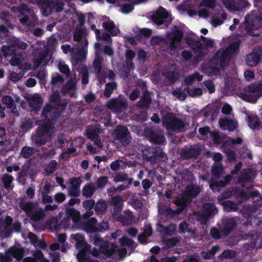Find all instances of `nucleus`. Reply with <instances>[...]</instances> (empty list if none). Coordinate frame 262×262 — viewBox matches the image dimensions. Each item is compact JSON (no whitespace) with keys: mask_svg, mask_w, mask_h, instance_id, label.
<instances>
[{"mask_svg":"<svg viewBox=\"0 0 262 262\" xmlns=\"http://www.w3.org/2000/svg\"><path fill=\"white\" fill-rule=\"evenodd\" d=\"M50 58V56H48L47 55L43 57L42 54H39L38 55L35 54L34 58V64L33 68L36 69L41 63H42L43 64H46L49 60Z\"/></svg>","mask_w":262,"mask_h":262,"instance_id":"26","label":"nucleus"},{"mask_svg":"<svg viewBox=\"0 0 262 262\" xmlns=\"http://www.w3.org/2000/svg\"><path fill=\"white\" fill-rule=\"evenodd\" d=\"M213 11L214 13L211 16L210 24L212 26L216 27L223 23L224 20L227 18V15L223 12L219 11L217 13L215 11L214 9Z\"/></svg>","mask_w":262,"mask_h":262,"instance_id":"20","label":"nucleus"},{"mask_svg":"<svg viewBox=\"0 0 262 262\" xmlns=\"http://www.w3.org/2000/svg\"><path fill=\"white\" fill-rule=\"evenodd\" d=\"M59 70L62 72L67 73L69 72V68L68 66L63 62H60L58 64Z\"/></svg>","mask_w":262,"mask_h":262,"instance_id":"61","label":"nucleus"},{"mask_svg":"<svg viewBox=\"0 0 262 262\" xmlns=\"http://www.w3.org/2000/svg\"><path fill=\"white\" fill-rule=\"evenodd\" d=\"M260 58L262 60L261 52H253L247 57V64L250 67L255 66L259 61Z\"/></svg>","mask_w":262,"mask_h":262,"instance_id":"23","label":"nucleus"},{"mask_svg":"<svg viewBox=\"0 0 262 262\" xmlns=\"http://www.w3.org/2000/svg\"><path fill=\"white\" fill-rule=\"evenodd\" d=\"M63 83V79L58 74L54 75L52 79V84L54 86H60Z\"/></svg>","mask_w":262,"mask_h":262,"instance_id":"41","label":"nucleus"},{"mask_svg":"<svg viewBox=\"0 0 262 262\" xmlns=\"http://www.w3.org/2000/svg\"><path fill=\"white\" fill-rule=\"evenodd\" d=\"M133 9V6L128 4L123 5L120 9V11L123 13H128L131 12Z\"/></svg>","mask_w":262,"mask_h":262,"instance_id":"49","label":"nucleus"},{"mask_svg":"<svg viewBox=\"0 0 262 262\" xmlns=\"http://www.w3.org/2000/svg\"><path fill=\"white\" fill-rule=\"evenodd\" d=\"M124 163L120 160H118L113 162L111 165V167L112 170H116L119 169L120 168H123L124 166Z\"/></svg>","mask_w":262,"mask_h":262,"instance_id":"45","label":"nucleus"},{"mask_svg":"<svg viewBox=\"0 0 262 262\" xmlns=\"http://www.w3.org/2000/svg\"><path fill=\"white\" fill-rule=\"evenodd\" d=\"M76 150L75 148H72L68 150L64 151L60 155V158L62 159H67L70 157L73 156Z\"/></svg>","mask_w":262,"mask_h":262,"instance_id":"39","label":"nucleus"},{"mask_svg":"<svg viewBox=\"0 0 262 262\" xmlns=\"http://www.w3.org/2000/svg\"><path fill=\"white\" fill-rule=\"evenodd\" d=\"M57 238L59 242L63 244V245L61 246V250L63 252H65L69 248L68 244L64 243L67 238L66 235L64 234H59L57 236Z\"/></svg>","mask_w":262,"mask_h":262,"instance_id":"35","label":"nucleus"},{"mask_svg":"<svg viewBox=\"0 0 262 262\" xmlns=\"http://www.w3.org/2000/svg\"><path fill=\"white\" fill-rule=\"evenodd\" d=\"M76 242V246L79 250L77 254V258L79 262H98L97 259L100 253L97 250H93L91 255L88 253L89 246L84 242L83 237L79 234L72 235L71 236Z\"/></svg>","mask_w":262,"mask_h":262,"instance_id":"4","label":"nucleus"},{"mask_svg":"<svg viewBox=\"0 0 262 262\" xmlns=\"http://www.w3.org/2000/svg\"><path fill=\"white\" fill-rule=\"evenodd\" d=\"M66 104V102H61L59 100L58 93L56 92L51 96L50 103L46 106L42 112V116L47 119V122L39 127L36 136L33 138L34 140L37 141V137L46 138L51 136L52 124L50 123V119L58 117Z\"/></svg>","mask_w":262,"mask_h":262,"instance_id":"1","label":"nucleus"},{"mask_svg":"<svg viewBox=\"0 0 262 262\" xmlns=\"http://www.w3.org/2000/svg\"><path fill=\"white\" fill-rule=\"evenodd\" d=\"M235 256V252L233 251L226 250L224 251L220 256V258L230 259Z\"/></svg>","mask_w":262,"mask_h":262,"instance_id":"48","label":"nucleus"},{"mask_svg":"<svg viewBox=\"0 0 262 262\" xmlns=\"http://www.w3.org/2000/svg\"><path fill=\"white\" fill-rule=\"evenodd\" d=\"M55 199L56 202L61 203L65 200L66 196L63 193H58L55 195Z\"/></svg>","mask_w":262,"mask_h":262,"instance_id":"64","label":"nucleus"},{"mask_svg":"<svg viewBox=\"0 0 262 262\" xmlns=\"http://www.w3.org/2000/svg\"><path fill=\"white\" fill-rule=\"evenodd\" d=\"M57 165V163L55 161H52L46 168V170L48 173H51Z\"/></svg>","mask_w":262,"mask_h":262,"instance_id":"58","label":"nucleus"},{"mask_svg":"<svg viewBox=\"0 0 262 262\" xmlns=\"http://www.w3.org/2000/svg\"><path fill=\"white\" fill-rule=\"evenodd\" d=\"M95 191V186L92 184H90L85 186L83 189V193L86 196L91 195Z\"/></svg>","mask_w":262,"mask_h":262,"instance_id":"42","label":"nucleus"},{"mask_svg":"<svg viewBox=\"0 0 262 262\" xmlns=\"http://www.w3.org/2000/svg\"><path fill=\"white\" fill-rule=\"evenodd\" d=\"M214 1L215 0H203L201 2V6L213 8L214 6Z\"/></svg>","mask_w":262,"mask_h":262,"instance_id":"56","label":"nucleus"},{"mask_svg":"<svg viewBox=\"0 0 262 262\" xmlns=\"http://www.w3.org/2000/svg\"><path fill=\"white\" fill-rule=\"evenodd\" d=\"M183 32L180 28L174 27L172 32L168 34V39L170 40V47L171 49H179L182 47L181 39Z\"/></svg>","mask_w":262,"mask_h":262,"instance_id":"12","label":"nucleus"},{"mask_svg":"<svg viewBox=\"0 0 262 262\" xmlns=\"http://www.w3.org/2000/svg\"><path fill=\"white\" fill-rule=\"evenodd\" d=\"M152 19L157 25H161L171 20L168 13L162 7L159 8L157 12L152 15Z\"/></svg>","mask_w":262,"mask_h":262,"instance_id":"15","label":"nucleus"},{"mask_svg":"<svg viewBox=\"0 0 262 262\" xmlns=\"http://www.w3.org/2000/svg\"><path fill=\"white\" fill-rule=\"evenodd\" d=\"M3 103L10 108L11 112L16 116H18V113L16 111V106L13 104L12 98L9 96H6L3 98Z\"/></svg>","mask_w":262,"mask_h":262,"instance_id":"27","label":"nucleus"},{"mask_svg":"<svg viewBox=\"0 0 262 262\" xmlns=\"http://www.w3.org/2000/svg\"><path fill=\"white\" fill-rule=\"evenodd\" d=\"M106 209V205L103 201L99 202L96 205V211L98 213H102L104 212Z\"/></svg>","mask_w":262,"mask_h":262,"instance_id":"43","label":"nucleus"},{"mask_svg":"<svg viewBox=\"0 0 262 262\" xmlns=\"http://www.w3.org/2000/svg\"><path fill=\"white\" fill-rule=\"evenodd\" d=\"M66 212L67 214L72 218L74 223H76L78 221L79 214L77 211L71 208L68 209Z\"/></svg>","mask_w":262,"mask_h":262,"instance_id":"34","label":"nucleus"},{"mask_svg":"<svg viewBox=\"0 0 262 262\" xmlns=\"http://www.w3.org/2000/svg\"><path fill=\"white\" fill-rule=\"evenodd\" d=\"M103 26L113 36H116L119 33V29L115 26L114 22L106 17L103 23Z\"/></svg>","mask_w":262,"mask_h":262,"instance_id":"24","label":"nucleus"},{"mask_svg":"<svg viewBox=\"0 0 262 262\" xmlns=\"http://www.w3.org/2000/svg\"><path fill=\"white\" fill-rule=\"evenodd\" d=\"M163 124L167 129L173 131L181 130L185 126L183 122L175 119L172 114H168L164 117Z\"/></svg>","mask_w":262,"mask_h":262,"instance_id":"10","label":"nucleus"},{"mask_svg":"<svg viewBox=\"0 0 262 262\" xmlns=\"http://www.w3.org/2000/svg\"><path fill=\"white\" fill-rule=\"evenodd\" d=\"M30 3L37 4L40 8L44 16H48L54 12L62 10L64 0H28Z\"/></svg>","mask_w":262,"mask_h":262,"instance_id":"5","label":"nucleus"},{"mask_svg":"<svg viewBox=\"0 0 262 262\" xmlns=\"http://www.w3.org/2000/svg\"><path fill=\"white\" fill-rule=\"evenodd\" d=\"M205 211V217L216 212V209L213 204H205L204 206Z\"/></svg>","mask_w":262,"mask_h":262,"instance_id":"32","label":"nucleus"},{"mask_svg":"<svg viewBox=\"0 0 262 262\" xmlns=\"http://www.w3.org/2000/svg\"><path fill=\"white\" fill-rule=\"evenodd\" d=\"M23 75L12 72L10 75V79L13 82H17L22 78Z\"/></svg>","mask_w":262,"mask_h":262,"instance_id":"52","label":"nucleus"},{"mask_svg":"<svg viewBox=\"0 0 262 262\" xmlns=\"http://www.w3.org/2000/svg\"><path fill=\"white\" fill-rule=\"evenodd\" d=\"M199 192L200 188L198 186H191L187 187L184 194L175 202L179 208V211H182L189 202L190 198L195 196Z\"/></svg>","mask_w":262,"mask_h":262,"instance_id":"9","label":"nucleus"},{"mask_svg":"<svg viewBox=\"0 0 262 262\" xmlns=\"http://www.w3.org/2000/svg\"><path fill=\"white\" fill-rule=\"evenodd\" d=\"M108 107L116 112H122L126 107V104L123 99H112L107 103Z\"/></svg>","mask_w":262,"mask_h":262,"instance_id":"17","label":"nucleus"},{"mask_svg":"<svg viewBox=\"0 0 262 262\" xmlns=\"http://www.w3.org/2000/svg\"><path fill=\"white\" fill-rule=\"evenodd\" d=\"M87 232H93L98 230V225L94 219H90L85 224Z\"/></svg>","mask_w":262,"mask_h":262,"instance_id":"29","label":"nucleus"},{"mask_svg":"<svg viewBox=\"0 0 262 262\" xmlns=\"http://www.w3.org/2000/svg\"><path fill=\"white\" fill-rule=\"evenodd\" d=\"M127 179V176L126 174H118L114 178V181L115 182H123L126 180Z\"/></svg>","mask_w":262,"mask_h":262,"instance_id":"57","label":"nucleus"},{"mask_svg":"<svg viewBox=\"0 0 262 262\" xmlns=\"http://www.w3.org/2000/svg\"><path fill=\"white\" fill-rule=\"evenodd\" d=\"M16 47L20 49H25L27 48V45L23 42L17 41L15 43L14 47L4 46L2 48V52L4 55L6 57L10 55L13 56L10 61L11 65L13 66H18L19 69L23 70L24 71H27L31 69V66L30 64L26 63L23 64L21 59L20 57L17 58L16 55L14 56L13 55L14 51V48Z\"/></svg>","mask_w":262,"mask_h":262,"instance_id":"6","label":"nucleus"},{"mask_svg":"<svg viewBox=\"0 0 262 262\" xmlns=\"http://www.w3.org/2000/svg\"><path fill=\"white\" fill-rule=\"evenodd\" d=\"M75 82L72 81L70 82L66 85L64 88L63 89L62 91L64 93H70V94H72V93H70V91H73L75 86Z\"/></svg>","mask_w":262,"mask_h":262,"instance_id":"44","label":"nucleus"},{"mask_svg":"<svg viewBox=\"0 0 262 262\" xmlns=\"http://www.w3.org/2000/svg\"><path fill=\"white\" fill-rule=\"evenodd\" d=\"M94 244L98 247L99 250L107 256H112L113 258L120 259L123 257L126 253V250L124 248L126 246H131L133 242L127 238L124 237L120 239V246L112 245L110 248L106 247L107 243L104 242L101 238L97 236L94 239Z\"/></svg>","mask_w":262,"mask_h":262,"instance_id":"3","label":"nucleus"},{"mask_svg":"<svg viewBox=\"0 0 262 262\" xmlns=\"http://www.w3.org/2000/svg\"><path fill=\"white\" fill-rule=\"evenodd\" d=\"M187 92L191 97H197L203 94V90L200 88H194L190 90L189 88L187 89Z\"/></svg>","mask_w":262,"mask_h":262,"instance_id":"37","label":"nucleus"},{"mask_svg":"<svg viewBox=\"0 0 262 262\" xmlns=\"http://www.w3.org/2000/svg\"><path fill=\"white\" fill-rule=\"evenodd\" d=\"M258 118L256 116H252L248 117V124L250 128H255L259 124Z\"/></svg>","mask_w":262,"mask_h":262,"instance_id":"36","label":"nucleus"},{"mask_svg":"<svg viewBox=\"0 0 262 262\" xmlns=\"http://www.w3.org/2000/svg\"><path fill=\"white\" fill-rule=\"evenodd\" d=\"M34 153V149L31 147H25L23 148L21 154L25 157L28 158Z\"/></svg>","mask_w":262,"mask_h":262,"instance_id":"46","label":"nucleus"},{"mask_svg":"<svg viewBox=\"0 0 262 262\" xmlns=\"http://www.w3.org/2000/svg\"><path fill=\"white\" fill-rule=\"evenodd\" d=\"M202 80V76L198 72H195L191 75L187 76L185 79V83L186 84H191L196 81Z\"/></svg>","mask_w":262,"mask_h":262,"instance_id":"28","label":"nucleus"},{"mask_svg":"<svg viewBox=\"0 0 262 262\" xmlns=\"http://www.w3.org/2000/svg\"><path fill=\"white\" fill-rule=\"evenodd\" d=\"M152 142L157 143H161L165 141V137L163 135H155L151 138Z\"/></svg>","mask_w":262,"mask_h":262,"instance_id":"51","label":"nucleus"},{"mask_svg":"<svg viewBox=\"0 0 262 262\" xmlns=\"http://www.w3.org/2000/svg\"><path fill=\"white\" fill-rule=\"evenodd\" d=\"M232 110L231 106L228 104H225L222 109V112L224 114H229Z\"/></svg>","mask_w":262,"mask_h":262,"instance_id":"62","label":"nucleus"},{"mask_svg":"<svg viewBox=\"0 0 262 262\" xmlns=\"http://www.w3.org/2000/svg\"><path fill=\"white\" fill-rule=\"evenodd\" d=\"M238 96L246 101L256 102L258 98L262 96V82L251 84L246 88L244 92Z\"/></svg>","mask_w":262,"mask_h":262,"instance_id":"8","label":"nucleus"},{"mask_svg":"<svg viewBox=\"0 0 262 262\" xmlns=\"http://www.w3.org/2000/svg\"><path fill=\"white\" fill-rule=\"evenodd\" d=\"M95 205V202L93 200H88L83 202V206L88 210L91 209Z\"/></svg>","mask_w":262,"mask_h":262,"instance_id":"59","label":"nucleus"},{"mask_svg":"<svg viewBox=\"0 0 262 262\" xmlns=\"http://www.w3.org/2000/svg\"><path fill=\"white\" fill-rule=\"evenodd\" d=\"M12 218L8 216L6 218L5 222L3 223V227H1L0 230L3 228L5 230H8L9 229V226L12 223Z\"/></svg>","mask_w":262,"mask_h":262,"instance_id":"55","label":"nucleus"},{"mask_svg":"<svg viewBox=\"0 0 262 262\" xmlns=\"http://www.w3.org/2000/svg\"><path fill=\"white\" fill-rule=\"evenodd\" d=\"M178 8L181 12L186 11L190 16H192L196 14L194 7L187 4H185L184 6H179Z\"/></svg>","mask_w":262,"mask_h":262,"instance_id":"30","label":"nucleus"},{"mask_svg":"<svg viewBox=\"0 0 262 262\" xmlns=\"http://www.w3.org/2000/svg\"><path fill=\"white\" fill-rule=\"evenodd\" d=\"M115 139L119 140L123 145H126L130 142V137L127 128L124 126H120L115 130L113 134Z\"/></svg>","mask_w":262,"mask_h":262,"instance_id":"14","label":"nucleus"},{"mask_svg":"<svg viewBox=\"0 0 262 262\" xmlns=\"http://www.w3.org/2000/svg\"><path fill=\"white\" fill-rule=\"evenodd\" d=\"M25 253V252L21 248L16 247H13L9 250V252L5 256L2 257L0 262H12L13 258L10 256L19 261Z\"/></svg>","mask_w":262,"mask_h":262,"instance_id":"13","label":"nucleus"},{"mask_svg":"<svg viewBox=\"0 0 262 262\" xmlns=\"http://www.w3.org/2000/svg\"><path fill=\"white\" fill-rule=\"evenodd\" d=\"M12 181V177L8 174H5L3 179V181L6 188H8L10 186V185Z\"/></svg>","mask_w":262,"mask_h":262,"instance_id":"50","label":"nucleus"},{"mask_svg":"<svg viewBox=\"0 0 262 262\" xmlns=\"http://www.w3.org/2000/svg\"><path fill=\"white\" fill-rule=\"evenodd\" d=\"M238 42L233 43L226 51H219L209 63L208 66L203 69L209 76H214L219 74V65L221 67L227 63L230 56L236 52L238 48Z\"/></svg>","mask_w":262,"mask_h":262,"instance_id":"2","label":"nucleus"},{"mask_svg":"<svg viewBox=\"0 0 262 262\" xmlns=\"http://www.w3.org/2000/svg\"><path fill=\"white\" fill-rule=\"evenodd\" d=\"M113 203L114 204L115 207H116L118 212L120 211L121 208L122 204V200L119 196H116L113 198L112 199Z\"/></svg>","mask_w":262,"mask_h":262,"instance_id":"47","label":"nucleus"},{"mask_svg":"<svg viewBox=\"0 0 262 262\" xmlns=\"http://www.w3.org/2000/svg\"><path fill=\"white\" fill-rule=\"evenodd\" d=\"M20 207L23 209L29 216L34 221H37L43 215L42 211L38 209L35 205L29 202L21 203Z\"/></svg>","mask_w":262,"mask_h":262,"instance_id":"11","label":"nucleus"},{"mask_svg":"<svg viewBox=\"0 0 262 262\" xmlns=\"http://www.w3.org/2000/svg\"><path fill=\"white\" fill-rule=\"evenodd\" d=\"M235 223L232 219H231L227 226L225 227V230H223L221 233H219L216 229L212 228L210 230V234L211 236L214 238H219L221 236V234L226 236L230 232V229L233 228L235 227Z\"/></svg>","mask_w":262,"mask_h":262,"instance_id":"21","label":"nucleus"},{"mask_svg":"<svg viewBox=\"0 0 262 262\" xmlns=\"http://www.w3.org/2000/svg\"><path fill=\"white\" fill-rule=\"evenodd\" d=\"M99 132V128L98 126H89L86 130L87 136L89 138L93 140L98 147H101L102 145L98 136V133Z\"/></svg>","mask_w":262,"mask_h":262,"instance_id":"19","label":"nucleus"},{"mask_svg":"<svg viewBox=\"0 0 262 262\" xmlns=\"http://www.w3.org/2000/svg\"><path fill=\"white\" fill-rule=\"evenodd\" d=\"M91 28L92 29L95 30L96 37L98 39L104 40L107 41H111L112 40L111 38L108 34L103 33L102 34V35H100V31L96 29V26L95 25H92L91 26Z\"/></svg>","mask_w":262,"mask_h":262,"instance_id":"31","label":"nucleus"},{"mask_svg":"<svg viewBox=\"0 0 262 262\" xmlns=\"http://www.w3.org/2000/svg\"><path fill=\"white\" fill-rule=\"evenodd\" d=\"M27 256L23 262H49L45 259L40 250L28 251L26 254Z\"/></svg>","mask_w":262,"mask_h":262,"instance_id":"16","label":"nucleus"},{"mask_svg":"<svg viewBox=\"0 0 262 262\" xmlns=\"http://www.w3.org/2000/svg\"><path fill=\"white\" fill-rule=\"evenodd\" d=\"M107 181V178L105 177H103L100 178L97 181V185L100 187L104 186Z\"/></svg>","mask_w":262,"mask_h":262,"instance_id":"63","label":"nucleus"},{"mask_svg":"<svg viewBox=\"0 0 262 262\" xmlns=\"http://www.w3.org/2000/svg\"><path fill=\"white\" fill-rule=\"evenodd\" d=\"M26 236L30 240L35 247L45 249L47 247V244L43 241L38 240L33 233L29 232Z\"/></svg>","mask_w":262,"mask_h":262,"instance_id":"25","label":"nucleus"},{"mask_svg":"<svg viewBox=\"0 0 262 262\" xmlns=\"http://www.w3.org/2000/svg\"><path fill=\"white\" fill-rule=\"evenodd\" d=\"M218 247H214L212 249L211 251L205 252L204 251L202 252V256L205 259H209L212 257L215 253L218 251L219 250Z\"/></svg>","mask_w":262,"mask_h":262,"instance_id":"38","label":"nucleus"},{"mask_svg":"<svg viewBox=\"0 0 262 262\" xmlns=\"http://www.w3.org/2000/svg\"><path fill=\"white\" fill-rule=\"evenodd\" d=\"M116 88V84L114 82L106 84L104 95L106 97H110L113 91Z\"/></svg>","mask_w":262,"mask_h":262,"instance_id":"40","label":"nucleus"},{"mask_svg":"<svg viewBox=\"0 0 262 262\" xmlns=\"http://www.w3.org/2000/svg\"><path fill=\"white\" fill-rule=\"evenodd\" d=\"M225 0H222L223 4L230 11L234 12L240 9L238 7L235 5V3L234 2L229 1L228 2H225Z\"/></svg>","mask_w":262,"mask_h":262,"instance_id":"33","label":"nucleus"},{"mask_svg":"<svg viewBox=\"0 0 262 262\" xmlns=\"http://www.w3.org/2000/svg\"><path fill=\"white\" fill-rule=\"evenodd\" d=\"M220 127L224 130L232 131L237 127V123L235 120L227 119L225 118L219 120Z\"/></svg>","mask_w":262,"mask_h":262,"instance_id":"18","label":"nucleus"},{"mask_svg":"<svg viewBox=\"0 0 262 262\" xmlns=\"http://www.w3.org/2000/svg\"><path fill=\"white\" fill-rule=\"evenodd\" d=\"M210 137L212 138V140L214 143L217 144L219 143L220 141V136L217 132H211L210 133Z\"/></svg>","mask_w":262,"mask_h":262,"instance_id":"60","label":"nucleus"},{"mask_svg":"<svg viewBox=\"0 0 262 262\" xmlns=\"http://www.w3.org/2000/svg\"><path fill=\"white\" fill-rule=\"evenodd\" d=\"M204 83L210 93H212L214 92L215 88L211 81L208 80L205 81Z\"/></svg>","mask_w":262,"mask_h":262,"instance_id":"54","label":"nucleus"},{"mask_svg":"<svg viewBox=\"0 0 262 262\" xmlns=\"http://www.w3.org/2000/svg\"><path fill=\"white\" fill-rule=\"evenodd\" d=\"M172 94L174 96L182 100H184L186 98V93L181 91L180 90L174 91L172 92Z\"/></svg>","mask_w":262,"mask_h":262,"instance_id":"53","label":"nucleus"},{"mask_svg":"<svg viewBox=\"0 0 262 262\" xmlns=\"http://www.w3.org/2000/svg\"><path fill=\"white\" fill-rule=\"evenodd\" d=\"M25 98L29 102L31 110L37 109L42 103L41 98L39 94L26 96Z\"/></svg>","mask_w":262,"mask_h":262,"instance_id":"22","label":"nucleus"},{"mask_svg":"<svg viewBox=\"0 0 262 262\" xmlns=\"http://www.w3.org/2000/svg\"><path fill=\"white\" fill-rule=\"evenodd\" d=\"M85 35V32L81 26L79 30H77L74 35V39L75 41H79L81 39L82 46L80 49H77L73 51L72 54V58L73 61L77 62L78 61H81L83 59L86 55L87 52L86 48L88 47V41L85 39L83 38L84 36Z\"/></svg>","mask_w":262,"mask_h":262,"instance_id":"7","label":"nucleus"}]
</instances>
